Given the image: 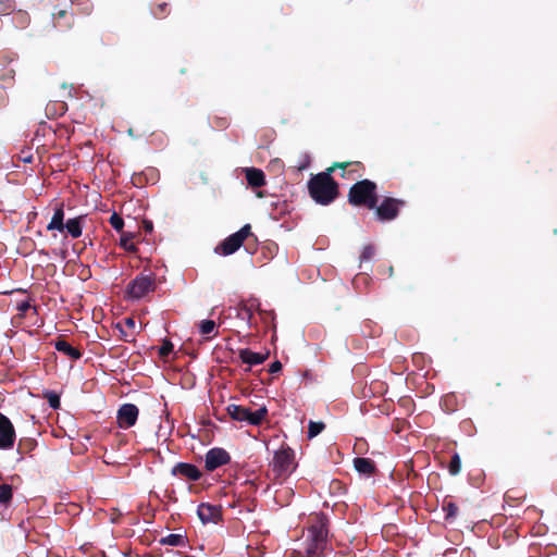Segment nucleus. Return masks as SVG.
<instances>
[{
    "instance_id": "obj_1",
    "label": "nucleus",
    "mask_w": 557,
    "mask_h": 557,
    "mask_svg": "<svg viewBox=\"0 0 557 557\" xmlns=\"http://www.w3.org/2000/svg\"><path fill=\"white\" fill-rule=\"evenodd\" d=\"M360 165L359 161L334 162L324 172L312 175L308 181L310 197L321 206L331 205L339 195L338 184L332 177L336 169L345 170L347 166Z\"/></svg>"
},
{
    "instance_id": "obj_2",
    "label": "nucleus",
    "mask_w": 557,
    "mask_h": 557,
    "mask_svg": "<svg viewBox=\"0 0 557 557\" xmlns=\"http://www.w3.org/2000/svg\"><path fill=\"white\" fill-rule=\"evenodd\" d=\"M327 545V519L320 516L308 529V539L301 553L302 557H322Z\"/></svg>"
},
{
    "instance_id": "obj_3",
    "label": "nucleus",
    "mask_w": 557,
    "mask_h": 557,
    "mask_svg": "<svg viewBox=\"0 0 557 557\" xmlns=\"http://www.w3.org/2000/svg\"><path fill=\"white\" fill-rule=\"evenodd\" d=\"M377 201V186L370 180L359 181L349 188L348 202L352 206L374 209Z\"/></svg>"
},
{
    "instance_id": "obj_4",
    "label": "nucleus",
    "mask_w": 557,
    "mask_h": 557,
    "mask_svg": "<svg viewBox=\"0 0 557 557\" xmlns=\"http://www.w3.org/2000/svg\"><path fill=\"white\" fill-rule=\"evenodd\" d=\"M271 467L275 480L287 478L295 469L294 451L289 447L277 450Z\"/></svg>"
},
{
    "instance_id": "obj_5",
    "label": "nucleus",
    "mask_w": 557,
    "mask_h": 557,
    "mask_svg": "<svg viewBox=\"0 0 557 557\" xmlns=\"http://www.w3.org/2000/svg\"><path fill=\"white\" fill-rule=\"evenodd\" d=\"M253 236L250 224H245L239 231L227 236L214 249L218 255L230 256L236 252L244 242Z\"/></svg>"
},
{
    "instance_id": "obj_6",
    "label": "nucleus",
    "mask_w": 557,
    "mask_h": 557,
    "mask_svg": "<svg viewBox=\"0 0 557 557\" xmlns=\"http://www.w3.org/2000/svg\"><path fill=\"white\" fill-rule=\"evenodd\" d=\"M157 285L152 275L139 274L127 285V294L133 299H140L154 292Z\"/></svg>"
},
{
    "instance_id": "obj_7",
    "label": "nucleus",
    "mask_w": 557,
    "mask_h": 557,
    "mask_svg": "<svg viewBox=\"0 0 557 557\" xmlns=\"http://www.w3.org/2000/svg\"><path fill=\"white\" fill-rule=\"evenodd\" d=\"M405 206V201L393 197H385L380 205L376 203L375 215L379 221L386 222L395 220L400 209Z\"/></svg>"
},
{
    "instance_id": "obj_8",
    "label": "nucleus",
    "mask_w": 557,
    "mask_h": 557,
    "mask_svg": "<svg viewBox=\"0 0 557 557\" xmlns=\"http://www.w3.org/2000/svg\"><path fill=\"white\" fill-rule=\"evenodd\" d=\"M16 442V431L12 421L0 412V450H10Z\"/></svg>"
},
{
    "instance_id": "obj_9",
    "label": "nucleus",
    "mask_w": 557,
    "mask_h": 557,
    "mask_svg": "<svg viewBox=\"0 0 557 557\" xmlns=\"http://www.w3.org/2000/svg\"><path fill=\"white\" fill-rule=\"evenodd\" d=\"M231 455L224 448L213 447L209 449L205 456V468L212 472L218 468L230 463Z\"/></svg>"
},
{
    "instance_id": "obj_10",
    "label": "nucleus",
    "mask_w": 557,
    "mask_h": 557,
    "mask_svg": "<svg viewBox=\"0 0 557 557\" xmlns=\"http://www.w3.org/2000/svg\"><path fill=\"white\" fill-rule=\"evenodd\" d=\"M139 410L134 404H124L120 407L116 414V422L121 429H129L135 425L138 419Z\"/></svg>"
},
{
    "instance_id": "obj_11",
    "label": "nucleus",
    "mask_w": 557,
    "mask_h": 557,
    "mask_svg": "<svg viewBox=\"0 0 557 557\" xmlns=\"http://www.w3.org/2000/svg\"><path fill=\"white\" fill-rule=\"evenodd\" d=\"M197 513L202 523H218L222 519L221 506L202 503L198 506Z\"/></svg>"
},
{
    "instance_id": "obj_12",
    "label": "nucleus",
    "mask_w": 557,
    "mask_h": 557,
    "mask_svg": "<svg viewBox=\"0 0 557 557\" xmlns=\"http://www.w3.org/2000/svg\"><path fill=\"white\" fill-rule=\"evenodd\" d=\"M173 475H181L189 481H198L201 479V471L191 463L178 462L172 469Z\"/></svg>"
},
{
    "instance_id": "obj_13",
    "label": "nucleus",
    "mask_w": 557,
    "mask_h": 557,
    "mask_svg": "<svg viewBox=\"0 0 557 557\" xmlns=\"http://www.w3.org/2000/svg\"><path fill=\"white\" fill-rule=\"evenodd\" d=\"M238 356L242 360V362L251 366H258L263 363L270 356V352L267 351L265 354L255 352L251 351L248 348L239 349Z\"/></svg>"
},
{
    "instance_id": "obj_14",
    "label": "nucleus",
    "mask_w": 557,
    "mask_h": 557,
    "mask_svg": "<svg viewBox=\"0 0 557 557\" xmlns=\"http://www.w3.org/2000/svg\"><path fill=\"white\" fill-rule=\"evenodd\" d=\"M245 177L248 185L253 188H259L265 185V175L260 169L247 168L245 170Z\"/></svg>"
},
{
    "instance_id": "obj_15",
    "label": "nucleus",
    "mask_w": 557,
    "mask_h": 557,
    "mask_svg": "<svg viewBox=\"0 0 557 557\" xmlns=\"http://www.w3.org/2000/svg\"><path fill=\"white\" fill-rule=\"evenodd\" d=\"M54 348L67 357H70L72 360H78L82 357V352L78 348L73 347L70 343H67L65 339L59 337L54 342Z\"/></svg>"
},
{
    "instance_id": "obj_16",
    "label": "nucleus",
    "mask_w": 557,
    "mask_h": 557,
    "mask_svg": "<svg viewBox=\"0 0 557 557\" xmlns=\"http://www.w3.org/2000/svg\"><path fill=\"white\" fill-rule=\"evenodd\" d=\"M37 447V441L32 437H21L17 442L16 454L17 461H22L26 455H29Z\"/></svg>"
},
{
    "instance_id": "obj_17",
    "label": "nucleus",
    "mask_w": 557,
    "mask_h": 557,
    "mask_svg": "<svg viewBox=\"0 0 557 557\" xmlns=\"http://www.w3.org/2000/svg\"><path fill=\"white\" fill-rule=\"evenodd\" d=\"M48 231L64 232V210L63 203H60L53 212L51 221L47 225Z\"/></svg>"
},
{
    "instance_id": "obj_18",
    "label": "nucleus",
    "mask_w": 557,
    "mask_h": 557,
    "mask_svg": "<svg viewBox=\"0 0 557 557\" xmlns=\"http://www.w3.org/2000/svg\"><path fill=\"white\" fill-rule=\"evenodd\" d=\"M85 216L79 215L73 219H69L66 223H64V231L69 233V235L73 238H78L83 233V221Z\"/></svg>"
},
{
    "instance_id": "obj_19",
    "label": "nucleus",
    "mask_w": 557,
    "mask_h": 557,
    "mask_svg": "<svg viewBox=\"0 0 557 557\" xmlns=\"http://www.w3.org/2000/svg\"><path fill=\"white\" fill-rule=\"evenodd\" d=\"M354 467L360 473L364 475H371L375 472L376 467L373 460L364 457H357L354 459Z\"/></svg>"
},
{
    "instance_id": "obj_20",
    "label": "nucleus",
    "mask_w": 557,
    "mask_h": 557,
    "mask_svg": "<svg viewBox=\"0 0 557 557\" xmlns=\"http://www.w3.org/2000/svg\"><path fill=\"white\" fill-rule=\"evenodd\" d=\"M268 416V409L265 406L260 407L256 411H251L249 408L246 413L245 422H247L250 425H260Z\"/></svg>"
},
{
    "instance_id": "obj_21",
    "label": "nucleus",
    "mask_w": 557,
    "mask_h": 557,
    "mask_svg": "<svg viewBox=\"0 0 557 557\" xmlns=\"http://www.w3.org/2000/svg\"><path fill=\"white\" fill-rule=\"evenodd\" d=\"M54 16V25L61 28H69L72 26L73 14L69 13L66 10H60L53 14Z\"/></svg>"
},
{
    "instance_id": "obj_22",
    "label": "nucleus",
    "mask_w": 557,
    "mask_h": 557,
    "mask_svg": "<svg viewBox=\"0 0 557 557\" xmlns=\"http://www.w3.org/2000/svg\"><path fill=\"white\" fill-rule=\"evenodd\" d=\"M247 410H248V408L240 406V405H235V404H231L226 408L228 416L233 420H236L239 422H245Z\"/></svg>"
},
{
    "instance_id": "obj_23",
    "label": "nucleus",
    "mask_w": 557,
    "mask_h": 557,
    "mask_svg": "<svg viewBox=\"0 0 557 557\" xmlns=\"http://www.w3.org/2000/svg\"><path fill=\"white\" fill-rule=\"evenodd\" d=\"M13 499V487L10 484H0V505L8 507Z\"/></svg>"
},
{
    "instance_id": "obj_24",
    "label": "nucleus",
    "mask_w": 557,
    "mask_h": 557,
    "mask_svg": "<svg viewBox=\"0 0 557 557\" xmlns=\"http://www.w3.org/2000/svg\"><path fill=\"white\" fill-rule=\"evenodd\" d=\"M133 239H134V234L133 233L122 232L121 233V238H120V246L123 249H125L126 251L136 252L137 251V247L133 243Z\"/></svg>"
},
{
    "instance_id": "obj_25",
    "label": "nucleus",
    "mask_w": 557,
    "mask_h": 557,
    "mask_svg": "<svg viewBox=\"0 0 557 557\" xmlns=\"http://www.w3.org/2000/svg\"><path fill=\"white\" fill-rule=\"evenodd\" d=\"M160 543L171 546H181L184 544V537L181 534L171 533L165 537L161 539Z\"/></svg>"
},
{
    "instance_id": "obj_26",
    "label": "nucleus",
    "mask_w": 557,
    "mask_h": 557,
    "mask_svg": "<svg viewBox=\"0 0 557 557\" xmlns=\"http://www.w3.org/2000/svg\"><path fill=\"white\" fill-rule=\"evenodd\" d=\"M325 429V424L321 421H309L308 437L313 438L318 436Z\"/></svg>"
},
{
    "instance_id": "obj_27",
    "label": "nucleus",
    "mask_w": 557,
    "mask_h": 557,
    "mask_svg": "<svg viewBox=\"0 0 557 557\" xmlns=\"http://www.w3.org/2000/svg\"><path fill=\"white\" fill-rule=\"evenodd\" d=\"M30 17L27 12L18 10L14 15V22L17 27L25 28L29 24Z\"/></svg>"
},
{
    "instance_id": "obj_28",
    "label": "nucleus",
    "mask_w": 557,
    "mask_h": 557,
    "mask_svg": "<svg viewBox=\"0 0 557 557\" xmlns=\"http://www.w3.org/2000/svg\"><path fill=\"white\" fill-rule=\"evenodd\" d=\"M44 397L45 399H47L49 406L52 408V409H59L60 406H61V403H60V396L52 392V391H49V392H46L44 394Z\"/></svg>"
},
{
    "instance_id": "obj_29",
    "label": "nucleus",
    "mask_w": 557,
    "mask_h": 557,
    "mask_svg": "<svg viewBox=\"0 0 557 557\" xmlns=\"http://www.w3.org/2000/svg\"><path fill=\"white\" fill-rule=\"evenodd\" d=\"M110 225L119 233L124 232V220L121 215H119L116 212H114L110 219H109Z\"/></svg>"
},
{
    "instance_id": "obj_30",
    "label": "nucleus",
    "mask_w": 557,
    "mask_h": 557,
    "mask_svg": "<svg viewBox=\"0 0 557 557\" xmlns=\"http://www.w3.org/2000/svg\"><path fill=\"white\" fill-rule=\"evenodd\" d=\"M215 326L213 320H203L200 322L199 330L202 335H209L215 330Z\"/></svg>"
},
{
    "instance_id": "obj_31",
    "label": "nucleus",
    "mask_w": 557,
    "mask_h": 557,
    "mask_svg": "<svg viewBox=\"0 0 557 557\" xmlns=\"http://www.w3.org/2000/svg\"><path fill=\"white\" fill-rule=\"evenodd\" d=\"M375 255V247L371 244L366 245L360 255V261H370Z\"/></svg>"
},
{
    "instance_id": "obj_32",
    "label": "nucleus",
    "mask_w": 557,
    "mask_h": 557,
    "mask_svg": "<svg viewBox=\"0 0 557 557\" xmlns=\"http://www.w3.org/2000/svg\"><path fill=\"white\" fill-rule=\"evenodd\" d=\"M173 344L170 339H164L162 346L159 348V356L166 358L173 351Z\"/></svg>"
},
{
    "instance_id": "obj_33",
    "label": "nucleus",
    "mask_w": 557,
    "mask_h": 557,
    "mask_svg": "<svg viewBox=\"0 0 557 557\" xmlns=\"http://www.w3.org/2000/svg\"><path fill=\"white\" fill-rule=\"evenodd\" d=\"M15 0H0V14H5L14 9Z\"/></svg>"
},
{
    "instance_id": "obj_34",
    "label": "nucleus",
    "mask_w": 557,
    "mask_h": 557,
    "mask_svg": "<svg viewBox=\"0 0 557 557\" xmlns=\"http://www.w3.org/2000/svg\"><path fill=\"white\" fill-rule=\"evenodd\" d=\"M358 169L363 170V165L361 162H360V165H351V166H347L345 170H343L342 177L349 178L352 173L358 171Z\"/></svg>"
},
{
    "instance_id": "obj_35",
    "label": "nucleus",
    "mask_w": 557,
    "mask_h": 557,
    "mask_svg": "<svg viewBox=\"0 0 557 557\" xmlns=\"http://www.w3.org/2000/svg\"><path fill=\"white\" fill-rule=\"evenodd\" d=\"M443 462L446 465L448 472L453 474V454L449 451L446 453L443 456Z\"/></svg>"
},
{
    "instance_id": "obj_36",
    "label": "nucleus",
    "mask_w": 557,
    "mask_h": 557,
    "mask_svg": "<svg viewBox=\"0 0 557 557\" xmlns=\"http://www.w3.org/2000/svg\"><path fill=\"white\" fill-rule=\"evenodd\" d=\"M443 508L446 511V518L449 519L453 516V499L445 498Z\"/></svg>"
},
{
    "instance_id": "obj_37",
    "label": "nucleus",
    "mask_w": 557,
    "mask_h": 557,
    "mask_svg": "<svg viewBox=\"0 0 557 557\" xmlns=\"http://www.w3.org/2000/svg\"><path fill=\"white\" fill-rule=\"evenodd\" d=\"M450 403H451V396L450 395H446L445 397L442 398L441 406H442V408L446 412H450L451 411Z\"/></svg>"
},
{
    "instance_id": "obj_38",
    "label": "nucleus",
    "mask_w": 557,
    "mask_h": 557,
    "mask_svg": "<svg viewBox=\"0 0 557 557\" xmlns=\"http://www.w3.org/2000/svg\"><path fill=\"white\" fill-rule=\"evenodd\" d=\"M239 317L242 319L250 320L252 318V312L247 306H243L239 312Z\"/></svg>"
},
{
    "instance_id": "obj_39",
    "label": "nucleus",
    "mask_w": 557,
    "mask_h": 557,
    "mask_svg": "<svg viewBox=\"0 0 557 557\" xmlns=\"http://www.w3.org/2000/svg\"><path fill=\"white\" fill-rule=\"evenodd\" d=\"M281 370H282V363L278 360L272 362L269 367V372L271 374L278 373Z\"/></svg>"
},
{
    "instance_id": "obj_40",
    "label": "nucleus",
    "mask_w": 557,
    "mask_h": 557,
    "mask_svg": "<svg viewBox=\"0 0 557 557\" xmlns=\"http://www.w3.org/2000/svg\"><path fill=\"white\" fill-rule=\"evenodd\" d=\"M214 124L218 127L224 128L228 125V122L225 117H216Z\"/></svg>"
},
{
    "instance_id": "obj_41",
    "label": "nucleus",
    "mask_w": 557,
    "mask_h": 557,
    "mask_svg": "<svg viewBox=\"0 0 557 557\" xmlns=\"http://www.w3.org/2000/svg\"><path fill=\"white\" fill-rule=\"evenodd\" d=\"M143 226H144V230L147 232V233H151L152 230H153V224L151 221L149 220H144L143 222Z\"/></svg>"
},
{
    "instance_id": "obj_42",
    "label": "nucleus",
    "mask_w": 557,
    "mask_h": 557,
    "mask_svg": "<svg viewBox=\"0 0 557 557\" xmlns=\"http://www.w3.org/2000/svg\"><path fill=\"white\" fill-rule=\"evenodd\" d=\"M29 308H30V305L27 301H23V302L18 304V306H17V309L21 312H26Z\"/></svg>"
},
{
    "instance_id": "obj_43",
    "label": "nucleus",
    "mask_w": 557,
    "mask_h": 557,
    "mask_svg": "<svg viewBox=\"0 0 557 557\" xmlns=\"http://www.w3.org/2000/svg\"><path fill=\"white\" fill-rule=\"evenodd\" d=\"M199 177H200V180H201V182H202L203 184H208V183H209V181H210V180H209L208 174H207V173H205V172H201V173H200V175H199Z\"/></svg>"
},
{
    "instance_id": "obj_44",
    "label": "nucleus",
    "mask_w": 557,
    "mask_h": 557,
    "mask_svg": "<svg viewBox=\"0 0 557 557\" xmlns=\"http://www.w3.org/2000/svg\"><path fill=\"white\" fill-rule=\"evenodd\" d=\"M125 323L129 327H134L135 326V320L133 318L125 319Z\"/></svg>"
},
{
    "instance_id": "obj_45",
    "label": "nucleus",
    "mask_w": 557,
    "mask_h": 557,
    "mask_svg": "<svg viewBox=\"0 0 557 557\" xmlns=\"http://www.w3.org/2000/svg\"><path fill=\"white\" fill-rule=\"evenodd\" d=\"M166 7H168V3H165V2H164V3L159 4V7H158V8H159V10H160V12H161V13H164V12H165V10H166Z\"/></svg>"
},
{
    "instance_id": "obj_46",
    "label": "nucleus",
    "mask_w": 557,
    "mask_h": 557,
    "mask_svg": "<svg viewBox=\"0 0 557 557\" xmlns=\"http://www.w3.org/2000/svg\"><path fill=\"white\" fill-rule=\"evenodd\" d=\"M458 462H459L458 456L455 455V468H454L455 474L458 472V469H459Z\"/></svg>"
},
{
    "instance_id": "obj_47",
    "label": "nucleus",
    "mask_w": 557,
    "mask_h": 557,
    "mask_svg": "<svg viewBox=\"0 0 557 557\" xmlns=\"http://www.w3.org/2000/svg\"><path fill=\"white\" fill-rule=\"evenodd\" d=\"M387 274H388V277H392L394 275V268L392 265H389L387 268Z\"/></svg>"
}]
</instances>
